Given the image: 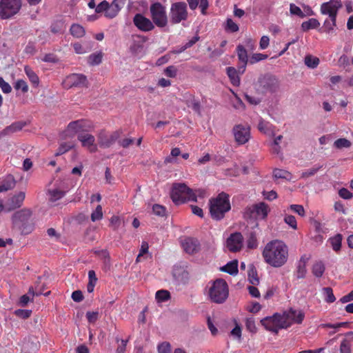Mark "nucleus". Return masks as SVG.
I'll use <instances>...</instances> for the list:
<instances>
[{
  "mask_svg": "<svg viewBox=\"0 0 353 353\" xmlns=\"http://www.w3.org/2000/svg\"><path fill=\"white\" fill-rule=\"evenodd\" d=\"M247 246L249 249H255L258 247V241L254 232H250L249 233L247 239Z\"/></svg>",
  "mask_w": 353,
  "mask_h": 353,
  "instance_id": "nucleus-38",
  "label": "nucleus"
},
{
  "mask_svg": "<svg viewBox=\"0 0 353 353\" xmlns=\"http://www.w3.org/2000/svg\"><path fill=\"white\" fill-rule=\"evenodd\" d=\"M171 199L176 205L183 203L186 201H196V196L192 190L185 183H174L171 191Z\"/></svg>",
  "mask_w": 353,
  "mask_h": 353,
  "instance_id": "nucleus-5",
  "label": "nucleus"
},
{
  "mask_svg": "<svg viewBox=\"0 0 353 353\" xmlns=\"http://www.w3.org/2000/svg\"><path fill=\"white\" fill-rule=\"evenodd\" d=\"M65 86L68 88L72 87H88L87 77L82 74H72L64 81Z\"/></svg>",
  "mask_w": 353,
  "mask_h": 353,
  "instance_id": "nucleus-15",
  "label": "nucleus"
},
{
  "mask_svg": "<svg viewBox=\"0 0 353 353\" xmlns=\"http://www.w3.org/2000/svg\"><path fill=\"white\" fill-rule=\"evenodd\" d=\"M70 31L71 34L77 38L82 37L85 34L83 27L77 23H74L71 26Z\"/></svg>",
  "mask_w": 353,
  "mask_h": 353,
  "instance_id": "nucleus-34",
  "label": "nucleus"
},
{
  "mask_svg": "<svg viewBox=\"0 0 353 353\" xmlns=\"http://www.w3.org/2000/svg\"><path fill=\"white\" fill-rule=\"evenodd\" d=\"M343 236L341 234H337L334 236L329 239V241L334 251L338 252L341 248V242Z\"/></svg>",
  "mask_w": 353,
  "mask_h": 353,
  "instance_id": "nucleus-31",
  "label": "nucleus"
},
{
  "mask_svg": "<svg viewBox=\"0 0 353 353\" xmlns=\"http://www.w3.org/2000/svg\"><path fill=\"white\" fill-rule=\"evenodd\" d=\"M209 209L213 219L220 221L223 219L225 214L231 209L228 194L221 192L216 197L210 199Z\"/></svg>",
  "mask_w": 353,
  "mask_h": 353,
  "instance_id": "nucleus-3",
  "label": "nucleus"
},
{
  "mask_svg": "<svg viewBox=\"0 0 353 353\" xmlns=\"http://www.w3.org/2000/svg\"><path fill=\"white\" fill-rule=\"evenodd\" d=\"M227 74L233 85L238 86L240 85V77L239 70L237 71L234 67H228L226 68Z\"/></svg>",
  "mask_w": 353,
  "mask_h": 353,
  "instance_id": "nucleus-27",
  "label": "nucleus"
},
{
  "mask_svg": "<svg viewBox=\"0 0 353 353\" xmlns=\"http://www.w3.org/2000/svg\"><path fill=\"white\" fill-rule=\"evenodd\" d=\"M290 208L295 213H297L301 216H305V210L301 205H296L293 204L290 206Z\"/></svg>",
  "mask_w": 353,
  "mask_h": 353,
  "instance_id": "nucleus-62",
  "label": "nucleus"
},
{
  "mask_svg": "<svg viewBox=\"0 0 353 353\" xmlns=\"http://www.w3.org/2000/svg\"><path fill=\"white\" fill-rule=\"evenodd\" d=\"M339 195L344 199H351L353 194L345 188H342L339 190Z\"/></svg>",
  "mask_w": 353,
  "mask_h": 353,
  "instance_id": "nucleus-63",
  "label": "nucleus"
},
{
  "mask_svg": "<svg viewBox=\"0 0 353 353\" xmlns=\"http://www.w3.org/2000/svg\"><path fill=\"white\" fill-rule=\"evenodd\" d=\"M236 50L239 62L242 63L241 65L239 66V72L243 74L245 70L246 65L248 61V53L245 48L241 45L237 46Z\"/></svg>",
  "mask_w": 353,
  "mask_h": 353,
  "instance_id": "nucleus-23",
  "label": "nucleus"
},
{
  "mask_svg": "<svg viewBox=\"0 0 353 353\" xmlns=\"http://www.w3.org/2000/svg\"><path fill=\"white\" fill-rule=\"evenodd\" d=\"M307 259L305 256H301L300 260L298 262L296 271V276L297 279H303L307 273L306 269V263Z\"/></svg>",
  "mask_w": 353,
  "mask_h": 353,
  "instance_id": "nucleus-25",
  "label": "nucleus"
},
{
  "mask_svg": "<svg viewBox=\"0 0 353 353\" xmlns=\"http://www.w3.org/2000/svg\"><path fill=\"white\" fill-rule=\"evenodd\" d=\"M220 270L222 272H227L230 275H236L238 273V261L234 260L228 262L225 265L221 267Z\"/></svg>",
  "mask_w": 353,
  "mask_h": 353,
  "instance_id": "nucleus-28",
  "label": "nucleus"
},
{
  "mask_svg": "<svg viewBox=\"0 0 353 353\" xmlns=\"http://www.w3.org/2000/svg\"><path fill=\"white\" fill-rule=\"evenodd\" d=\"M152 212L154 214L163 216L165 215V208L163 205L154 204L152 206Z\"/></svg>",
  "mask_w": 353,
  "mask_h": 353,
  "instance_id": "nucleus-52",
  "label": "nucleus"
},
{
  "mask_svg": "<svg viewBox=\"0 0 353 353\" xmlns=\"http://www.w3.org/2000/svg\"><path fill=\"white\" fill-rule=\"evenodd\" d=\"M155 298L158 302H163L170 299V293L165 290H158L156 292Z\"/></svg>",
  "mask_w": 353,
  "mask_h": 353,
  "instance_id": "nucleus-41",
  "label": "nucleus"
},
{
  "mask_svg": "<svg viewBox=\"0 0 353 353\" xmlns=\"http://www.w3.org/2000/svg\"><path fill=\"white\" fill-rule=\"evenodd\" d=\"M323 294L324 296V299L327 303H333L335 301L336 298L333 294L332 289L330 287H326L323 288Z\"/></svg>",
  "mask_w": 353,
  "mask_h": 353,
  "instance_id": "nucleus-40",
  "label": "nucleus"
},
{
  "mask_svg": "<svg viewBox=\"0 0 353 353\" xmlns=\"http://www.w3.org/2000/svg\"><path fill=\"white\" fill-rule=\"evenodd\" d=\"M49 194L50 196V200L51 201H56L61 199L65 195V192L59 189H54L49 190Z\"/></svg>",
  "mask_w": 353,
  "mask_h": 353,
  "instance_id": "nucleus-43",
  "label": "nucleus"
},
{
  "mask_svg": "<svg viewBox=\"0 0 353 353\" xmlns=\"http://www.w3.org/2000/svg\"><path fill=\"white\" fill-rule=\"evenodd\" d=\"M208 295L213 303L218 304L224 303L229 295V288L226 281L222 279L215 280L209 288Z\"/></svg>",
  "mask_w": 353,
  "mask_h": 353,
  "instance_id": "nucleus-4",
  "label": "nucleus"
},
{
  "mask_svg": "<svg viewBox=\"0 0 353 353\" xmlns=\"http://www.w3.org/2000/svg\"><path fill=\"white\" fill-rule=\"evenodd\" d=\"M320 26V23L316 19L312 18L307 21H304L301 24V28L303 31H307L310 29L317 28Z\"/></svg>",
  "mask_w": 353,
  "mask_h": 353,
  "instance_id": "nucleus-33",
  "label": "nucleus"
},
{
  "mask_svg": "<svg viewBox=\"0 0 353 353\" xmlns=\"http://www.w3.org/2000/svg\"><path fill=\"white\" fill-rule=\"evenodd\" d=\"M243 236L241 232H234L230 235L226 241V247L232 252L240 251L243 248Z\"/></svg>",
  "mask_w": 353,
  "mask_h": 353,
  "instance_id": "nucleus-14",
  "label": "nucleus"
},
{
  "mask_svg": "<svg viewBox=\"0 0 353 353\" xmlns=\"http://www.w3.org/2000/svg\"><path fill=\"white\" fill-rule=\"evenodd\" d=\"M27 122L23 121H19L12 123L9 126L5 128L0 132V138L6 136H11L14 133L21 131L25 126L27 125Z\"/></svg>",
  "mask_w": 353,
  "mask_h": 353,
  "instance_id": "nucleus-20",
  "label": "nucleus"
},
{
  "mask_svg": "<svg viewBox=\"0 0 353 353\" xmlns=\"http://www.w3.org/2000/svg\"><path fill=\"white\" fill-rule=\"evenodd\" d=\"M21 8V0H0V19L11 18L19 12Z\"/></svg>",
  "mask_w": 353,
  "mask_h": 353,
  "instance_id": "nucleus-8",
  "label": "nucleus"
},
{
  "mask_svg": "<svg viewBox=\"0 0 353 353\" xmlns=\"http://www.w3.org/2000/svg\"><path fill=\"white\" fill-rule=\"evenodd\" d=\"M92 128L93 125L90 121L80 119L69 123L66 132L68 135L73 137L76 134L87 132Z\"/></svg>",
  "mask_w": 353,
  "mask_h": 353,
  "instance_id": "nucleus-10",
  "label": "nucleus"
},
{
  "mask_svg": "<svg viewBox=\"0 0 353 353\" xmlns=\"http://www.w3.org/2000/svg\"><path fill=\"white\" fill-rule=\"evenodd\" d=\"M267 54H261V53H255L253 54L250 59V63L251 64H254L255 63H257L260 61L265 60L268 58Z\"/></svg>",
  "mask_w": 353,
  "mask_h": 353,
  "instance_id": "nucleus-50",
  "label": "nucleus"
},
{
  "mask_svg": "<svg viewBox=\"0 0 353 353\" xmlns=\"http://www.w3.org/2000/svg\"><path fill=\"white\" fill-rule=\"evenodd\" d=\"M25 196L26 194L24 192H20L17 194L14 195L6 204V210L7 211H11L20 208L23 204Z\"/></svg>",
  "mask_w": 353,
  "mask_h": 353,
  "instance_id": "nucleus-21",
  "label": "nucleus"
},
{
  "mask_svg": "<svg viewBox=\"0 0 353 353\" xmlns=\"http://www.w3.org/2000/svg\"><path fill=\"white\" fill-rule=\"evenodd\" d=\"M245 326L248 330L252 333H255L256 332V327L255 325L254 319L252 317L247 318L245 320Z\"/></svg>",
  "mask_w": 353,
  "mask_h": 353,
  "instance_id": "nucleus-51",
  "label": "nucleus"
},
{
  "mask_svg": "<svg viewBox=\"0 0 353 353\" xmlns=\"http://www.w3.org/2000/svg\"><path fill=\"white\" fill-rule=\"evenodd\" d=\"M273 174L276 179H284L290 180L292 178L291 173L285 170L275 169L274 170Z\"/></svg>",
  "mask_w": 353,
  "mask_h": 353,
  "instance_id": "nucleus-39",
  "label": "nucleus"
},
{
  "mask_svg": "<svg viewBox=\"0 0 353 353\" xmlns=\"http://www.w3.org/2000/svg\"><path fill=\"white\" fill-rule=\"evenodd\" d=\"M143 48V44L140 43L139 42H134L130 48V50L132 54L134 56H139L142 53Z\"/></svg>",
  "mask_w": 353,
  "mask_h": 353,
  "instance_id": "nucleus-46",
  "label": "nucleus"
},
{
  "mask_svg": "<svg viewBox=\"0 0 353 353\" xmlns=\"http://www.w3.org/2000/svg\"><path fill=\"white\" fill-rule=\"evenodd\" d=\"M280 87L278 78L270 73L261 74L254 84L255 92L258 95L276 93Z\"/></svg>",
  "mask_w": 353,
  "mask_h": 353,
  "instance_id": "nucleus-2",
  "label": "nucleus"
},
{
  "mask_svg": "<svg viewBox=\"0 0 353 353\" xmlns=\"http://www.w3.org/2000/svg\"><path fill=\"white\" fill-rule=\"evenodd\" d=\"M77 139L81 143V145L87 148L90 152H97V145L94 144L95 138L93 135L87 132L79 133L77 136Z\"/></svg>",
  "mask_w": 353,
  "mask_h": 353,
  "instance_id": "nucleus-18",
  "label": "nucleus"
},
{
  "mask_svg": "<svg viewBox=\"0 0 353 353\" xmlns=\"http://www.w3.org/2000/svg\"><path fill=\"white\" fill-rule=\"evenodd\" d=\"M152 21L159 28H164L168 24L165 8L160 3H152L150 7Z\"/></svg>",
  "mask_w": 353,
  "mask_h": 353,
  "instance_id": "nucleus-7",
  "label": "nucleus"
},
{
  "mask_svg": "<svg viewBox=\"0 0 353 353\" xmlns=\"http://www.w3.org/2000/svg\"><path fill=\"white\" fill-rule=\"evenodd\" d=\"M235 141L239 145L246 143L250 138V128L248 125L238 124L233 128Z\"/></svg>",
  "mask_w": 353,
  "mask_h": 353,
  "instance_id": "nucleus-12",
  "label": "nucleus"
},
{
  "mask_svg": "<svg viewBox=\"0 0 353 353\" xmlns=\"http://www.w3.org/2000/svg\"><path fill=\"white\" fill-rule=\"evenodd\" d=\"M285 223L289 225L292 228L296 229L297 223L295 217L292 215H286L284 218Z\"/></svg>",
  "mask_w": 353,
  "mask_h": 353,
  "instance_id": "nucleus-54",
  "label": "nucleus"
},
{
  "mask_svg": "<svg viewBox=\"0 0 353 353\" xmlns=\"http://www.w3.org/2000/svg\"><path fill=\"white\" fill-rule=\"evenodd\" d=\"M248 279L249 281L254 285H256L259 283V279L257 276V272L256 269L254 267H252L248 272Z\"/></svg>",
  "mask_w": 353,
  "mask_h": 353,
  "instance_id": "nucleus-44",
  "label": "nucleus"
},
{
  "mask_svg": "<svg viewBox=\"0 0 353 353\" xmlns=\"http://www.w3.org/2000/svg\"><path fill=\"white\" fill-rule=\"evenodd\" d=\"M176 73L177 70L174 65H170L164 70V74L168 77L174 78L176 77Z\"/></svg>",
  "mask_w": 353,
  "mask_h": 353,
  "instance_id": "nucleus-61",
  "label": "nucleus"
},
{
  "mask_svg": "<svg viewBox=\"0 0 353 353\" xmlns=\"http://www.w3.org/2000/svg\"><path fill=\"white\" fill-rule=\"evenodd\" d=\"M342 7L341 0H330L323 3L321 6V12L323 14H328L330 19L336 21L338 10Z\"/></svg>",
  "mask_w": 353,
  "mask_h": 353,
  "instance_id": "nucleus-13",
  "label": "nucleus"
},
{
  "mask_svg": "<svg viewBox=\"0 0 353 353\" xmlns=\"http://www.w3.org/2000/svg\"><path fill=\"white\" fill-rule=\"evenodd\" d=\"M184 250L188 254L197 252L200 249L199 241L194 238H186L182 243Z\"/></svg>",
  "mask_w": 353,
  "mask_h": 353,
  "instance_id": "nucleus-22",
  "label": "nucleus"
},
{
  "mask_svg": "<svg viewBox=\"0 0 353 353\" xmlns=\"http://www.w3.org/2000/svg\"><path fill=\"white\" fill-rule=\"evenodd\" d=\"M25 72L28 76L29 80L35 85H37L39 83V79L37 74L32 70L31 68L26 65L24 68Z\"/></svg>",
  "mask_w": 353,
  "mask_h": 353,
  "instance_id": "nucleus-35",
  "label": "nucleus"
},
{
  "mask_svg": "<svg viewBox=\"0 0 353 353\" xmlns=\"http://www.w3.org/2000/svg\"><path fill=\"white\" fill-rule=\"evenodd\" d=\"M341 353H351L350 344L347 339L342 341L340 346Z\"/></svg>",
  "mask_w": 353,
  "mask_h": 353,
  "instance_id": "nucleus-60",
  "label": "nucleus"
},
{
  "mask_svg": "<svg viewBox=\"0 0 353 353\" xmlns=\"http://www.w3.org/2000/svg\"><path fill=\"white\" fill-rule=\"evenodd\" d=\"M63 22L61 21H57L51 26L50 29L52 32L56 34L61 32L63 31Z\"/></svg>",
  "mask_w": 353,
  "mask_h": 353,
  "instance_id": "nucleus-53",
  "label": "nucleus"
},
{
  "mask_svg": "<svg viewBox=\"0 0 353 353\" xmlns=\"http://www.w3.org/2000/svg\"><path fill=\"white\" fill-rule=\"evenodd\" d=\"M244 96H245L246 101L252 105H256L259 104L262 101L261 98H260L259 97H252V96L249 95L247 93H245Z\"/></svg>",
  "mask_w": 353,
  "mask_h": 353,
  "instance_id": "nucleus-55",
  "label": "nucleus"
},
{
  "mask_svg": "<svg viewBox=\"0 0 353 353\" xmlns=\"http://www.w3.org/2000/svg\"><path fill=\"white\" fill-rule=\"evenodd\" d=\"M15 186V180L12 175H8L5 177L0 185V188L3 192L8 191L14 188Z\"/></svg>",
  "mask_w": 353,
  "mask_h": 353,
  "instance_id": "nucleus-29",
  "label": "nucleus"
},
{
  "mask_svg": "<svg viewBox=\"0 0 353 353\" xmlns=\"http://www.w3.org/2000/svg\"><path fill=\"white\" fill-rule=\"evenodd\" d=\"M257 128L260 132L264 134H273V125L270 122L265 121L263 119L259 120Z\"/></svg>",
  "mask_w": 353,
  "mask_h": 353,
  "instance_id": "nucleus-30",
  "label": "nucleus"
},
{
  "mask_svg": "<svg viewBox=\"0 0 353 353\" xmlns=\"http://www.w3.org/2000/svg\"><path fill=\"white\" fill-rule=\"evenodd\" d=\"M321 168L322 165H314V167L303 172L301 174V178L307 179L308 177L314 176Z\"/></svg>",
  "mask_w": 353,
  "mask_h": 353,
  "instance_id": "nucleus-45",
  "label": "nucleus"
},
{
  "mask_svg": "<svg viewBox=\"0 0 353 353\" xmlns=\"http://www.w3.org/2000/svg\"><path fill=\"white\" fill-rule=\"evenodd\" d=\"M31 215L30 210L26 208L16 212L12 218L14 228L21 230L22 234L30 233L33 228L32 223L30 222Z\"/></svg>",
  "mask_w": 353,
  "mask_h": 353,
  "instance_id": "nucleus-6",
  "label": "nucleus"
},
{
  "mask_svg": "<svg viewBox=\"0 0 353 353\" xmlns=\"http://www.w3.org/2000/svg\"><path fill=\"white\" fill-rule=\"evenodd\" d=\"M159 353H171V346L168 342H163L158 345Z\"/></svg>",
  "mask_w": 353,
  "mask_h": 353,
  "instance_id": "nucleus-56",
  "label": "nucleus"
},
{
  "mask_svg": "<svg viewBox=\"0 0 353 353\" xmlns=\"http://www.w3.org/2000/svg\"><path fill=\"white\" fill-rule=\"evenodd\" d=\"M16 90H21L23 92H27L28 90V86L27 83L23 80H18L14 85Z\"/></svg>",
  "mask_w": 353,
  "mask_h": 353,
  "instance_id": "nucleus-58",
  "label": "nucleus"
},
{
  "mask_svg": "<svg viewBox=\"0 0 353 353\" xmlns=\"http://www.w3.org/2000/svg\"><path fill=\"white\" fill-rule=\"evenodd\" d=\"M262 255L266 263L280 268L288 261V248L282 241L273 240L265 245Z\"/></svg>",
  "mask_w": 353,
  "mask_h": 353,
  "instance_id": "nucleus-1",
  "label": "nucleus"
},
{
  "mask_svg": "<svg viewBox=\"0 0 353 353\" xmlns=\"http://www.w3.org/2000/svg\"><path fill=\"white\" fill-rule=\"evenodd\" d=\"M290 11L292 14L299 16L301 18H303L305 17V14L303 12L301 8L294 3L290 4Z\"/></svg>",
  "mask_w": 353,
  "mask_h": 353,
  "instance_id": "nucleus-49",
  "label": "nucleus"
},
{
  "mask_svg": "<svg viewBox=\"0 0 353 353\" xmlns=\"http://www.w3.org/2000/svg\"><path fill=\"white\" fill-rule=\"evenodd\" d=\"M325 265L321 261L315 263L312 266V273L316 277H321L325 272Z\"/></svg>",
  "mask_w": 353,
  "mask_h": 353,
  "instance_id": "nucleus-36",
  "label": "nucleus"
},
{
  "mask_svg": "<svg viewBox=\"0 0 353 353\" xmlns=\"http://www.w3.org/2000/svg\"><path fill=\"white\" fill-rule=\"evenodd\" d=\"M188 17L187 5L184 2H178L172 5L170 20L172 23H179Z\"/></svg>",
  "mask_w": 353,
  "mask_h": 353,
  "instance_id": "nucleus-11",
  "label": "nucleus"
},
{
  "mask_svg": "<svg viewBox=\"0 0 353 353\" xmlns=\"http://www.w3.org/2000/svg\"><path fill=\"white\" fill-rule=\"evenodd\" d=\"M261 323L267 330L271 331L275 334L278 333L276 327L274 323V319H272V316H267L263 319Z\"/></svg>",
  "mask_w": 353,
  "mask_h": 353,
  "instance_id": "nucleus-32",
  "label": "nucleus"
},
{
  "mask_svg": "<svg viewBox=\"0 0 353 353\" xmlns=\"http://www.w3.org/2000/svg\"><path fill=\"white\" fill-rule=\"evenodd\" d=\"M134 26L142 32H150L154 29L152 21L141 14H136L133 18Z\"/></svg>",
  "mask_w": 353,
  "mask_h": 353,
  "instance_id": "nucleus-16",
  "label": "nucleus"
},
{
  "mask_svg": "<svg viewBox=\"0 0 353 353\" xmlns=\"http://www.w3.org/2000/svg\"><path fill=\"white\" fill-rule=\"evenodd\" d=\"M225 29L232 32H236L239 30V26L231 19H228Z\"/></svg>",
  "mask_w": 353,
  "mask_h": 353,
  "instance_id": "nucleus-57",
  "label": "nucleus"
},
{
  "mask_svg": "<svg viewBox=\"0 0 353 353\" xmlns=\"http://www.w3.org/2000/svg\"><path fill=\"white\" fill-rule=\"evenodd\" d=\"M102 61V54L97 53V54H92L88 57V63L92 65H98Z\"/></svg>",
  "mask_w": 353,
  "mask_h": 353,
  "instance_id": "nucleus-47",
  "label": "nucleus"
},
{
  "mask_svg": "<svg viewBox=\"0 0 353 353\" xmlns=\"http://www.w3.org/2000/svg\"><path fill=\"white\" fill-rule=\"evenodd\" d=\"M352 145V143L345 138H340L334 142V147L336 149L349 148Z\"/></svg>",
  "mask_w": 353,
  "mask_h": 353,
  "instance_id": "nucleus-37",
  "label": "nucleus"
},
{
  "mask_svg": "<svg viewBox=\"0 0 353 353\" xmlns=\"http://www.w3.org/2000/svg\"><path fill=\"white\" fill-rule=\"evenodd\" d=\"M319 63V59L316 57L307 55L305 57V64L310 68H316Z\"/></svg>",
  "mask_w": 353,
  "mask_h": 353,
  "instance_id": "nucleus-42",
  "label": "nucleus"
},
{
  "mask_svg": "<svg viewBox=\"0 0 353 353\" xmlns=\"http://www.w3.org/2000/svg\"><path fill=\"white\" fill-rule=\"evenodd\" d=\"M184 98L187 106L188 108H191L197 114H201L200 102L198 100H196L192 94L190 93L185 94Z\"/></svg>",
  "mask_w": 353,
  "mask_h": 353,
  "instance_id": "nucleus-24",
  "label": "nucleus"
},
{
  "mask_svg": "<svg viewBox=\"0 0 353 353\" xmlns=\"http://www.w3.org/2000/svg\"><path fill=\"white\" fill-rule=\"evenodd\" d=\"M103 218L102 207L99 205L91 214V220L94 222Z\"/></svg>",
  "mask_w": 353,
  "mask_h": 353,
  "instance_id": "nucleus-48",
  "label": "nucleus"
},
{
  "mask_svg": "<svg viewBox=\"0 0 353 353\" xmlns=\"http://www.w3.org/2000/svg\"><path fill=\"white\" fill-rule=\"evenodd\" d=\"M118 14V12L115 10L113 6L108 3L106 12L105 16L109 19H112Z\"/></svg>",
  "mask_w": 353,
  "mask_h": 353,
  "instance_id": "nucleus-64",
  "label": "nucleus"
},
{
  "mask_svg": "<svg viewBox=\"0 0 353 353\" xmlns=\"http://www.w3.org/2000/svg\"><path fill=\"white\" fill-rule=\"evenodd\" d=\"M121 223V219L118 216H112L110 220V225L114 230H117Z\"/></svg>",
  "mask_w": 353,
  "mask_h": 353,
  "instance_id": "nucleus-59",
  "label": "nucleus"
},
{
  "mask_svg": "<svg viewBox=\"0 0 353 353\" xmlns=\"http://www.w3.org/2000/svg\"><path fill=\"white\" fill-rule=\"evenodd\" d=\"M268 212L269 208L268 205L261 202L247 208L244 213V216L245 218L250 219H265L268 216Z\"/></svg>",
  "mask_w": 353,
  "mask_h": 353,
  "instance_id": "nucleus-9",
  "label": "nucleus"
},
{
  "mask_svg": "<svg viewBox=\"0 0 353 353\" xmlns=\"http://www.w3.org/2000/svg\"><path fill=\"white\" fill-rule=\"evenodd\" d=\"M119 137V132L115 131L108 135L103 130L99 132L97 139L101 148H108L110 147Z\"/></svg>",
  "mask_w": 353,
  "mask_h": 353,
  "instance_id": "nucleus-17",
  "label": "nucleus"
},
{
  "mask_svg": "<svg viewBox=\"0 0 353 353\" xmlns=\"http://www.w3.org/2000/svg\"><path fill=\"white\" fill-rule=\"evenodd\" d=\"M286 321L289 323V327L293 323H301L304 319V313L301 310H295L290 308L283 312Z\"/></svg>",
  "mask_w": 353,
  "mask_h": 353,
  "instance_id": "nucleus-19",
  "label": "nucleus"
},
{
  "mask_svg": "<svg viewBox=\"0 0 353 353\" xmlns=\"http://www.w3.org/2000/svg\"><path fill=\"white\" fill-rule=\"evenodd\" d=\"M272 317V319H274V323L278 332L280 329L289 327V323L286 321L283 314L281 315L278 313H276Z\"/></svg>",
  "mask_w": 353,
  "mask_h": 353,
  "instance_id": "nucleus-26",
  "label": "nucleus"
}]
</instances>
